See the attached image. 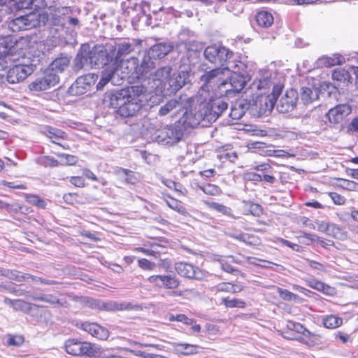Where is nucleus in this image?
Returning <instances> with one entry per match:
<instances>
[{
    "instance_id": "1",
    "label": "nucleus",
    "mask_w": 358,
    "mask_h": 358,
    "mask_svg": "<svg viewBox=\"0 0 358 358\" xmlns=\"http://www.w3.org/2000/svg\"><path fill=\"white\" fill-rule=\"evenodd\" d=\"M150 94L143 85H135L110 95V104L118 109L122 116H133L148 101Z\"/></svg>"
},
{
    "instance_id": "2",
    "label": "nucleus",
    "mask_w": 358,
    "mask_h": 358,
    "mask_svg": "<svg viewBox=\"0 0 358 358\" xmlns=\"http://www.w3.org/2000/svg\"><path fill=\"white\" fill-rule=\"evenodd\" d=\"M236 66L239 69L243 70L244 66V62H230L227 66L224 67H217L210 71H206L201 76V81L203 86L206 87H210L211 89L224 88L227 85V79L229 77V71H236Z\"/></svg>"
},
{
    "instance_id": "3",
    "label": "nucleus",
    "mask_w": 358,
    "mask_h": 358,
    "mask_svg": "<svg viewBox=\"0 0 358 358\" xmlns=\"http://www.w3.org/2000/svg\"><path fill=\"white\" fill-rule=\"evenodd\" d=\"M66 353L75 357L86 356L90 358H103L107 357L108 350H104L100 345L81 341L77 338H69L64 344Z\"/></svg>"
},
{
    "instance_id": "4",
    "label": "nucleus",
    "mask_w": 358,
    "mask_h": 358,
    "mask_svg": "<svg viewBox=\"0 0 358 358\" xmlns=\"http://www.w3.org/2000/svg\"><path fill=\"white\" fill-rule=\"evenodd\" d=\"M36 43L29 37H20L15 41L10 40V44L3 51L6 62H19L33 54Z\"/></svg>"
},
{
    "instance_id": "5",
    "label": "nucleus",
    "mask_w": 358,
    "mask_h": 358,
    "mask_svg": "<svg viewBox=\"0 0 358 358\" xmlns=\"http://www.w3.org/2000/svg\"><path fill=\"white\" fill-rule=\"evenodd\" d=\"M204 57L209 62L220 65V67L227 66L230 62H239L234 58V54L229 49L221 45L208 46L203 52Z\"/></svg>"
},
{
    "instance_id": "6",
    "label": "nucleus",
    "mask_w": 358,
    "mask_h": 358,
    "mask_svg": "<svg viewBox=\"0 0 358 358\" xmlns=\"http://www.w3.org/2000/svg\"><path fill=\"white\" fill-rule=\"evenodd\" d=\"M193 98L195 101L192 103V106H190L191 109L189 111L187 110L180 120L184 125L189 127H195L202 120H206V113L208 110L206 105L201 104V102L196 105L199 101L197 96ZM186 108L187 109L188 107Z\"/></svg>"
},
{
    "instance_id": "7",
    "label": "nucleus",
    "mask_w": 358,
    "mask_h": 358,
    "mask_svg": "<svg viewBox=\"0 0 358 358\" xmlns=\"http://www.w3.org/2000/svg\"><path fill=\"white\" fill-rule=\"evenodd\" d=\"M35 68L31 63H18L8 71L6 80L13 84L22 82L34 73Z\"/></svg>"
},
{
    "instance_id": "8",
    "label": "nucleus",
    "mask_w": 358,
    "mask_h": 358,
    "mask_svg": "<svg viewBox=\"0 0 358 358\" xmlns=\"http://www.w3.org/2000/svg\"><path fill=\"white\" fill-rule=\"evenodd\" d=\"M39 15L36 13L17 17L8 22V27L13 32L27 30L39 25Z\"/></svg>"
},
{
    "instance_id": "9",
    "label": "nucleus",
    "mask_w": 358,
    "mask_h": 358,
    "mask_svg": "<svg viewBox=\"0 0 358 358\" xmlns=\"http://www.w3.org/2000/svg\"><path fill=\"white\" fill-rule=\"evenodd\" d=\"M245 68L241 70L239 69L238 66H236V71L230 70L229 72H231L230 76L229 83L227 82V86L224 87L225 92L230 94L233 93H239L245 86L248 75H247V65L244 63Z\"/></svg>"
},
{
    "instance_id": "10",
    "label": "nucleus",
    "mask_w": 358,
    "mask_h": 358,
    "mask_svg": "<svg viewBox=\"0 0 358 358\" xmlns=\"http://www.w3.org/2000/svg\"><path fill=\"white\" fill-rule=\"evenodd\" d=\"M89 63L91 67L99 68L111 64L113 58L109 56L103 46H95L88 52Z\"/></svg>"
},
{
    "instance_id": "11",
    "label": "nucleus",
    "mask_w": 358,
    "mask_h": 358,
    "mask_svg": "<svg viewBox=\"0 0 358 358\" xmlns=\"http://www.w3.org/2000/svg\"><path fill=\"white\" fill-rule=\"evenodd\" d=\"M183 136V131L179 125H171L159 131L157 141L162 144H173L178 142Z\"/></svg>"
},
{
    "instance_id": "12",
    "label": "nucleus",
    "mask_w": 358,
    "mask_h": 358,
    "mask_svg": "<svg viewBox=\"0 0 358 358\" xmlns=\"http://www.w3.org/2000/svg\"><path fill=\"white\" fill-rule=\"evenodd\" d=\"M298 101V93L294 89L287 90L277 103V109L280 113H286L292 111Z\"/></svg>"
},
{
    "instance_id": "13",
    "label": "nucleus",
    "mask_w": 358,
    "mask_h": 358,
    "mask_svg": "<svg viewBox=\"0 0 358 358\" xmlns=\"http://www.w3.org/2000/svg\"><path fill=\"white\" fill-rule=\"evenodd\" d=\"M98 79V76L95 73H88L77 78L76 82L71 85V91L76 95L83 94Z\"/></svg>"
},
{
    "instance_id": "14",
    "label": "nucleus",
    "mask_w": 358,
    "mask_h": 358,
    "mask_svg": "<svg viewBox=\"0 0 358 358\" xmlns=\"http://www.w3.org/2000/svg\"><path fill=\"white\" fill-rule=\"evenodd\" d=\"M59 81L55 73H47L43 77L35 80L29 85V89L34 91H44L55 86Z\"/></svg>"
},
{
    "instance_id": "15",
    "label": "nucleus",
    "mask_w": 358,
    "mask_h": 358,
    "mask_svg": "<svg viewBox=\"0 0 358 358\" xmlns=\"http://www.w3.org/2000/svg\"><path fill=\"white\" fill-rule=\"evenodd\" d=\"M175 269L180 275L185 278L202 280L205 277V273L201 269L191 264L176 263Z\"/></svg>"
},
{
    "instance_id": "16",
    "label": "nucleus",
    "mask_w": 358,
    "mask_h": 358,
    "mask_svg": "<svg viewBox=\"0 0 358 358\" xmlns=\"http://www.w3.org/2000/svg\"><path fill=\"white\" fill-rule=\"evenodd\" d=\"M205 104L208 110L206 111V120L214 122L227 108V103L222 99H216L210 103L201 102Z\"/></svg>"
},
{
    "instance_id": "17",
    "label": "nucleus",
    "mask_w": 358,
    "mask_h": 358,
    "mask_svg": "<svg viewBox=\"0 0 358 358\" xmlns=\"http://www.w3.org/2000/svg\"><path fill=\"white\" fill-rule=\"evenodd\" d=\"M148 280L160 288L176 289L179 285L178 280L176 276L171 275H154L150 276Z\"/></svg>"
},
{
    "instance_id": "18",
    "label": "nucleus",
    "mask_w": 358,
    "mask_h": 358,
    "mask_svg": "<svg viewBox=\"0 0 358 358\" xmlns=\"http://www.w3.org/2000/svg\"><path fill=\"white\" fill-rule=\"evenodd\" d=\"M351 112L352 109L349 105L340 104L329 109L326 113V116L331 123L338 124L342 122Z\"/></svg>"
},
{
    "instance_id": "19",
    "label": "nucleus",
    "mask_w": 358,
    "mask_h": 358,
    "mask_svg": "<svg viewBox=\"0 0 358 358\" xmlns=\"http://www.w3.org/2000/svg\"><path fill=\"white\" fill-rule=\"evenodd\" d=\"M195 99L194 98H188L187 99H184L182 97H180L179 100L172 99L168 101L166 104L162 106L159 110V114L162 116L166 115L169 113L171 111L177 109L178 108L183 107L187 108L192 106V103H194Z\"/></svg>"
},
{
    "instance_id": "20",
    "label": "nucleus",
    "mask_w": 358,
    "mask_h": 358,
    "mask_svg": "<svg viewBox=\"0 0 358 358\" xmlns=\"http://www.w3.org/2000/svg\"><path fill=\"white\" fill-rule=\"evenodd\" d=\"M185 48L189 65H194L200 57V53L203 49V44L195 41H191L185 44Z\"/></svg>"
},
{
    "instance_id": "21",
    "label": "nucleus",
    "mask_w": 358,
    "mask_h": 358,
    "mask_svg": "<svg viewBox=\"0 0 358 358\" xmlns=\"http://www.w3.org/2000/svg\"><path fill=\"white\" fill-rule=\"evenodd\" d=\"M122 71V73L134 74L138 78V60L135 57L122 59L117 64V69Z\"/></svg>"
},
{
    "instance_id": "22",
    "label": "nucleus",
    "mask_w": 358,
    "mask_h": 358,
    "mask_svg": "<svg viewBox=\"0 0 358 358\" xmlns=\"http://www.w3.org/2000/svg\"><path fill=\"white\" fill-rule=\"evenodd\" d=\"M24 7V0H0V22L3 20L6 13L22 9Z\"/></svg>"
},
{
    "instance_id": "23",
    "label": "nucleus",
    "mask_w": 358,
    "mask_h": 358,
    "mask_svg": "<svg viewBox=\"0 0 358 358\" xmlns=\"http://www.w3.org/2000/svg\"><path fill=\"white\" fill-rule=\"evenodd\" d=\"M137 45L129 42H122L117 45V54L115 59H111V62H115L117 64L118 62L122 59H127V57L135 51Z\"/></svg>"
},
{
    "instance_id": "24",
    "label": "nucleus",
    "mask_w": 358,
    "mask_h": 358,
    "mask_svg": "<svg viewBox=\"0 0 358 358\" xmlns=\"http://www.w3.org/2000/svg\"><path fill=\"white\" fill-rule=\"evenodd\" d=\"M171 50L172 46L170 44L161 43L152 46L146 53L155 60L164 57Z\"/></svg>"
},
{
    "instance_id": "25",
    "label": "nucleus",
    "mask_w": 358,
    "mask_h": 358,
    "mask_svg": "<svg viewBox=\"0 0 358 358\" xmlns=\"http://www.w3.org/2000/svg\"><path fill=\"white\" fill-rule=\"evenodd\" d=\"M70 61L71 58L68 56L62 55L56 58L50 65V70L52 71L50 73L57 75L64 72L69 67Z\"/></svg>"
},
{
    "instance_id": "26",
    "label": "nucleus",
    "mask_w": 358,
    "mask_h": 358,
    "mask_svg": "<svg viewBox=\"0 0 358 358\" xmlns=\"http://www.w3.org/2000/svg\"><path fill=\"white\" fill-rule=\"evenodd\" d=\"M99 308L103 309L107 311H118L125 310H132L134 306L129 302L117 303L116 301H109L107 303H102L99 306Z\"/></svg>"
},
{
    "instance_id": "27",
    "label": "nucleus",
    "mask_w": 358,
    "mask_h": 358,
    "mask_svg": "<svg viewBox=\"0 0 358 358\" xmlns=\"http://www.w3.org/2000/svg\"><path fill=\"white\" fill-rule=\"evenodd\" d=\"M155 59L145 53L141 65H138V78L145 76L151 70L155 67Z\"/></svg>"
},
{
    "instance_id": "28",
    "label": "nucleus",
    "mask_w": 358,
    "mask_h": 358,
    "mask_svg": "<svg viewBox=\"0 0 358 358\" xmlns=\"http://www.w3.org/2000/svg\"><path fill=\"white\" fill-rule=\"evenodd\" d=\"M319 91L312 87H302L301 88V99L304 104H310L317 100Z\"/></svg>"
},
{
    "instance_id": "29",
    "label": "nucleus",
    "mask_w": 358,
    "mask_h": 358,
    "mask_svg": "<svg viewBox=\"0 0 358 358\" xmlns=\"http://www.w3.org/2000/svg\"><path fill=\"white\" fill-rule=\"evenodd\" d=\"M308 285L313 289L328 296H334L336 294V289L321 281L317 280H310L308 281Z\"/></svg>"
},
{
    "instance_id": "30",
    "label": "nucleus",
    "mask_w": 358,
    "mask_h": 358,
    "mask_svg": "<svg viewBox=\"0 0 358 358\" xmlns=\"http://www.w3.org/2000/svg\"><path fill=\"white\" fill-rule=\"evenodd\" d=\"M171 72V68L170 66H164L157 69L155 73L152 75V80L158 82V83L156 84L157 87L162 84H164V86L166 85Z\"/></svg>"
},
{
    "instance_id": "31",
    "label": "nucleus",
    "mask_w": 358,
    "mask_h": 358,
    "mask_svg": "<svg viewBox=\"0 0 358 358\" xmlns=\"http://www.w3.org/2000/svg\"><path fill=\"white\" fill-rule=\"evenodd\" d=\"M0 275L6 276L17 282L36 279V278L31 275L22 273L17 271L0 270Z\"/></svg>"
},
{
    "instance_id": "32",
    "label": "nucleus",
    "mask_w": 358,
    "mask_h": 358,
    "mask_svg": "<svg viewBox=\"0 0 358 358\" xmlns=\"http://www.w3.org/2000/svg\"><path fill=\"white\" fill-rule=\"evenodd\" d=\"M255 19L258 25L262 27H269L273 23V15L266 10L258 11L256 14Z\"/></svg>"
},
{
    "instance_id": "33",
    "label": "nucleus",
    "mask_w": 358,
    "mask_h": 358,
    "mask_svg": "<svg viewBox=\"0 0 358 358\" xmlns=\"http://www.w3.org/2000/svg\"><path fill=\"white\" fill-rule=\"evenodd\" d=\"M243 287L239 285H235L231 282H220L212 288L213 292H228V293H238L242 291Z\"/></svg>"
},
{
    "instance_id": "34",
    "label": "nucleus",
    "mask_w": 358,
    "mask_h": 358,
    "mask_svg": "<svg viewBox=\"0 0 358 358\" xmlns=\"http://www.w3.org/2000/svg\"><path fill=\"white\" fill-rule=\"evenodd\" d=\"M351 74H353L350 70V67L348 70H345L341 68L336 69L332 73V78L334 80L343 82V83H351L353 80Z\"/></svg>"
},
{
    "instance_id": "35",
    "label": "nucleus",
    "mask_w": 358,
    "mask_h": 358,
    "mask_svg": "<svg viewBox=\"0 0 358 358\" xmlns=\"http://www.w3.org/2000/svg\"><path fill=\"white\" fill-rule=\"evenodd\" d=\"M297 340L310 346L318 345L322 343L320 336L312 333L308 329L305 331L303 337H299Z\"/></svg>"
},
{
    "instance_id": "36",
    "label": "nucleus",
    "mask_w": 358,
    "mask_h": 358,
    "mask_svg": "<svg viewBox=\"0 0 358 358\" xmlns=\"http://www.w3.org/2000/svg\"><path fill=\"white\" fill-rule=\"evenodd\" d=\"M329 234L332 235L335 238L339 240H345L348 237V233L341 227L332 224L329 225H325L324 227Z\"/></svg>"
},
{
    "instance_id": "37",
    "label": "nucleus",
    "mask_w": 358,
    "mask_h": 358,
    "mask_svg": "<svg viewBox=\"0 0 358 358\" xmlns=\"http://www.w3.org/2000/svg\"><path fill=\"white\" fill-rule=\"evenodd\" d=\"M44 133L50 139H51L53 143L62 145L58 140L64 138L65 134L64 131L57 128L47 127L45 129Z\"/></svg>"
},
{
    "instance_id": "38",
    "label": "nucleus",
    "mask_w": 358,
    "mask_h": 358,
    "mask_svg": "<svg viewBox=\"0 0 358 358\" xmlns=\"http://www.w3.org/2000/svg\"><path fill=\"white\" fill-rule=\"evenodd\" d=\"M166 85L171 88L172 91H178L185 85V80L182 79L180 75L174 73L169 76Z\"/></svg>"
},
{
    "instance_id": "39",
    "label": "nucleus",
    "mask_w": 358,
    "mask_h": 358,
    "mask_svg": "<svg viewBox=\"0 0 358 358\" xmlns=\"http://www.w3.org/2000/svg\"><path fill=\"white\" fill-rule=\"evenodd\" d=\"M322 322L326 328L335 329L342 324L343 320L338 316L330 315L324 317Z\"/></svg>"
},
{
    "instance_id": "40",
    "label": "nucleus",
    "mask_w": 358,
    "mask_h": 358,
    "mask_svg": "<svg viewBox=\"0 0 358 358\" xmlns=\"http://www.w3.org/2000/svg\"><path fill=\"white\" fill-rule=\"evenodd\" d=\"M117 71L115 62H111L110 64L104 66V70L101 73V76L104 78H107L108 81H111L113 84H115L114 78Z\"/></svg>"
},
{
    "instance_id": "41",
    "label": "nucleus",
    "mask_w": 358,
    "mask_h": 358,
    "mask_svg": "<svg viewBox=\"0 0 358 358\" xmlns=\"http://www.w3.org/2000/svg\"><path fill=\"white\" fill-rule=\"evenodd\" d=\"M176 351L185 355H193L197 352V347L187 343H174Z\"/></svg>"
},
{
    "instance_id": "42",
    "label": "nucleus",
    "mask_w": 358,
    "mask_h": 358,
    "mask_svg": "<svg viewBox=\"0 0 358 358\" xmlns=\"http://www.w3.org/2000/svg\"><path fill=\"white\" fill-rule=\"evenodd\" d=\"M231 236L235 239L249 245H256L259 243V239L257 236L249 234L243 233L238 235H232Z\"/></svg>"
},
{
    "instance_id": "43",
    "label": "nucleus",
    "mask_w": 358,
    "mask_h": 358,
    "mask_svg": "<svg viewBox=\"0 0 358 358\" xmlns=\"http://www.w3.org/2000/svg\"><path fill=\"white\" fill-rule=\"evenodd\" d=\"M222 303L224 305L226 308H244L245 307V302L241 299L234 298H222L221 299Z\"/></svg>"
},
{
    "instance_id": "44",
    "label": "nucleus",
    "mask_w": 358,
    "mask_h": 358,
    "mask_svg": "<svg viewBox=\"0 0 358 358\" xmlns=\"http://www.w3.org/2000/svg\"><path fill=\"white\" fill-rule=\"evenodd\" d=\"M6 303L11 306L15 310L20 311H26L29 310V304L24 301L15 299L11 300L6 299Z\"/></svg>"
},
{
    "instance_id": "45",
    "label": "nucleus",
    "mask_w": 358,
    "mask_h": 358,
    "mask_svg": "<svg viewBox=\"0 0 358 358\" xmlns=\"http://www.w3.org/2000/svg\"><path fill=\"white\" fill-rule=\"evenodd\" d=\"M57 0H32L31 4V7L34 6L36 9L53 8Z\"/></svg>"
},
{
    "instance_id": "46",
    "label": "nucleus",
    "mask_w": 358,
    "mask_h": 358,
    "mask_svg": "<svg viewBox=\"0 0 358 358\" xmlns=\"http://www.w3.org/2000/svg\"><path fill=\"white\" fill-rule=\"evenodd\" d=\"M89 61L88 55L84 56L82 53H78L73 61V69L78 71L87 65Z\"/></svg>"
},
{
    "instance_id": "47",
    "label": "nucleus",
    "mask_w": 358,
    "mask_h": 358,
    "mask_svg": "<svg viewBox=\"0 0 358 358\" xmlns=\"http://www.w3.org/2000/svg\"><path fill=\"white\" fill-rule=\"evenodd\" d=\"M206 203L208 206L211 209H213L219 213H221L223 215L232 216L231 209L229 207L224 206L223 204L217 202H207Z\"/></svg>"
},
{
    "instance_id": "48",
    "label": "nucleus",
    "mask_w": 358,
    "mask_h": 358,
    "mask_svg": "<svg viewBox=\"0 0 358 358\" xmlns=\"http://www.w3.org/2000/svg\"><path fill=\"white\" fill-rule=\"evenodd\" d=\"M26 200L29 203L33 204L40 208H45L46 202L44 199L34 194H26Z\"/></svg>"
},
{
    "instance_id": "49",
    "label": "nucleus",
    "mask_w": 358,
    "mask_h": 358,
    "mask_svg": "<svg viewBox=\"0 0 358 358\" xmlns=\"http://www.w3.org/2000/svg\"><path fill=\"white\" fill-rule=\"evenodd\" d=\"M60 160L59 165L62 166H71L76 164L78 162V157L74 155L62 154L59 155Z\"/></svg>"
},
{
    "instance_id": "50",
    "label": "nucleus",
    "mask_w": 358,
    "mask_h": 358,
    "mask_svg": "<svg viewBox=\"0 0 358 358\" xmlns=\"http://www.w3.org/2000/svg\"><path fill=\"white\" fill-rule=\"evenodd\" d=\"M234 257L229 256L226 258H222L220 260L222 268L227 273L239 272V271L234 269L229 263L234 262Z\"/></svg>"
},
{
    "instance_id": "51",
    "label": "nucleus",
    "mask_w": 358,
    "mask_h": 358,
    "mask_svg": "<svg viewBox=\"0 0 358 358\" xmlns=\"http://www.w3.org/2000/svg\"><path fill=\"white\" fill-rule=\"evenodd\" d=\"M95 332L92 334V336L100 340H106L109 337L110 333L108 329L101 327L99 324H96Z\"/></svg>"
},
{
    "instance_id": "52",
    "label": "nucleus",
    "mask_w": 358,
    "mask_h": 358,
    "mask_svg": "<svg viewBox=\"0 0 358 358\" xmlns=\"http://www.w3.org/2000/svg\"><path fill=\"white\" fill-rule=\"evenodd\" d=\"M32 299L36 301H45L50 304H56L59 302V299L52 294H42L40 296H33Z\"/></svg>"
},
{
    "instance_id": "53",
    "label": "nucleus",
    "mask_w": 358,
    "mask_h": 358,
    "mask_svg": "<svg viewBox=\"0 0 358 358\" xmlns=\"http://www.w3.org/2000/svg\"><path fill=\"white\" fill-rule=\"evenodd\" d=\"M280 90V89L279 87H275L273 90V92H272L271 95L264 97V102H265V104L266 105V107H268V103H269V107L271 108H272L273 107L274 101H275L277 99V96L279 94Z\"/></svg>"
},
{
    "instance_id": "54",
    "label": "nucleus",
    "mask_w": 358,
    "mask_h": 358,
    "mask_svg": "<svg viewBox=\"0 0 358 358\" xmlns=\"http://www.w3.org/2000/svg\"><path fill=\"white\" fill-rule=\"evenodd\" d=\"M41 164L45 167H56L59 166V162L50 156H43L40 159Z\"/></svg>"
},
{
    "instance_id": "55",
    "label": "nucleus",
    "mask_w": 358,
    "mask_h": 358,
    "mask_svg": "<svg viewBox=\"0 0 358 358\" xmlns=\"http://www.w3.org/2000/svg\"><path fill=\"white\" fill-rule=\"evenodd\" d=\"M244 114L245 111L243 107L241 105H236L231 108L230 116L234 120H239Z\"/></svg>"
},
{
    "instance_id": "56",
    "label": "nucleus",
    "mask_w": 358,
    "mask_h": 358,
    "mask_svg": "<svg viewBox=\"0 0 358 358\" xmlns=\"http://www.w3.org/2000/svg\"><path fill=\"white\" fill-rule=\"evenodd\" d=\"M138 265L141 268L147 271H153L156 267L155 263L152 262L145 258L138 259Z\"/></svg>"
},
{
    "instance_id": "57",
    "label": "nucleus",
    "mask_w": 358,
    "mask_h": 358,
    "mask_svg": "<svg viewBox=\"0 0 358 358\" xmlns=\"http://www.w3.org/2000/svg\"><path fill=\"white\" fill-rule=\"evenodd\" d=\"M199 188L206 194L210 195H217L220 192V188L213 184H207L203 186H199Z\"/></svg>"
},
{
    "instance_id": "58",
    "label": "nucleus",
    "mask_w": 358,
    "mask_h": 358,
    "mask_svg": "<svg viewBox=\"0 0 358 358\" xmlns=\"http://www.w3.org/2000/svg\"><path fill=\"white\" fill-rule=\"evenodd\" d=\"M278 292L280 296L284 300L291 301L296 300L298 298V296L287 289H283L282 288H278Z\"/></svg>"
},
{
    "instance_id": "59",
    "label": "nucleus",
    "mask_w": 358,
    "mask_h": 358,
    "mask_svg": "<svg viewBox=\"0 0 358 358\" xmlns=\"http://www.w3.org/2000/svg\"><path fill=\"white\" fill-rule=\"evenodd\" d=\"M121 349L124 351H127V352H130L131 353L134 354L136 356L141 357L143 358H158V357L162 358L163 357L162 356H160V355H157L150 354V353H146V352H142V351H134V350L128 349V348H121Z\"/></svg>"
},
{
    "instance_id": "60",
    "label": "nucleus",
    "mask_w": 358,
    "mask_h": 358,
    "mask_svg": "<svg viewBox=\"0 0 358 358\" xmlns=\"http://www.w3.org/2000/svg\"><path fill=\"white\" fill-rule=\"evenodd\" d=\"M287 327L291 330L301 334L303 336L307 330L302 324L298 322H289L287 324Z\"/></svg>"
},
{
    "instance_id": "61",
    "label": "nucleus",
    "mask_w": 358,
    "mask_h": 358,
    "mask_svg": "<svg viewBox=\"0 0 358 358\" xmlns=\"http://www.w3.org/2000/svg\"><path fill=\"white\" fill-rule=\"evenodd\" d=\"M24 342V338L22 336H10L8 339V344L13 346H20Z\"/></svg>"
},
{
    "instance_id": "62",
    "label": "nucleus",
    "mask_w": 358,
    "mask_h": 358,
    "mask_svg": "<svg viewBox=\"0 0 358 358\" xmlns=\"http://www.w3.org/2000/svg\"><path fill=\"white\" fill-rule=\"evenodd\" d=\"M6 186L12 189H25L26 186L22 183H15L11 182H7L5 180L0 181V186Z\"/></svg>"
},
{
    "instance_id": "63",
    "label": "nucleus",
    "mask_w": 358,
    "mask_h": 358,
    "mask_svg": "<svg viewBox=\"0 0 358 358\" xmlns=\"http://www.w3.org/2000/svg\"><path fill=\"white\" fill-rule=\"evenodd\" d=\"M115 173L117 177L125 182V176L131 175V170L125 169L123 168H117L115 171Z\"/></svg>"
},
{
    "instance_id": "64",
    "label": "nucleus",
    "mask_w": 358,
    "mask_h": 358,
    "mask_svg": "<svg viewBox=\"0 0 358 358\" xmlns=\"http://www.w3.org/2000/svg\"><path fill=\"white\" fill-rule=\"evenodd\" d=\"M96 323H88V322H84L81 324V329L87 333H89L90 335L92 336L94 332H95L96 330Z\"/></svg>"
}]
</instances>
